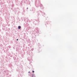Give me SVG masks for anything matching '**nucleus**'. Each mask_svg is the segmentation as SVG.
Returning <instances> with one entry per match:
<instances>
[{"mask_svg": "<svg viewBox=\"0 0 77 77\" xmlns=\"http://www.w3.org/2000/svg\"><path fill=\"white\" fill-rule=\"evenodd\" d=\"M27 60H29V62H32V61H33V60H32V58H30V57H29L27 58Z\"/></svg>", "mask_w": 77, "mask_h": 77, "instance_id": "f257e3e1", "label": "nucleus"}, {"mask_svg": "<svg viewBox=\"0 0 77 77\" xmlns=\"http://www.w3.org/2000/svg\"><path fill=\"white\" fill-rule=\"evenodd\" d=\"M45 24L46 26H47L48 24V22L45 21Z\"/></svg>", "mask_w": 77, "mask_h": 77, "instance_id": "f03ea898", "label": "nucleus"}, {"mask_svg": "<svg viewBox=\"0 0 77 77\" xmlns=\"http://www.w3.org/2000/svg\"><path fill=\"white\" fill-rule=\"evenodd\" d=\"M40 7H41V8H42H42H43V6H42V4H41L40 5Z\"/></svg>", "mask_w": 77, "mask_h": 77, "instance_id": "7ed1b4c3", "label": "nucleus"}, {"mask_svg": "<svg viewBox=\"0 0 77 77\" xmlns=\"http://www.w3.org/2000/svg\"><path fill=\"white\" fill-rule=\"evenodd\" d=\"M42 15L43 16V17H45V13H42Z\"/></svg>", "mask_w": 77, "mask_h": 77, "instance_id": "20e7f679", "label": "nucleus"}, {"mask_svg": "<svg viewBox=\"0 0 77 77\" xmlns=\"http://www.w3.org/2000/svg\"><path fill=\"white\" fill-rule=\"evenodd\" d=\"M21 28V26H18V29H20Z\"/></svg>", "mask_w": 77, "mask_h": 77, "instance_id": "39448f33", "label": "nucleus"}, {"mask_svg": "<svg viewBox=\"0 0 77 77\" xmlns=\"http://www.w3.org/2000/svg\"><path fill=\"white\" fill-rule=\"evenodd\" d=\"M32 77H35V75H34V74H33L32 75Z\"/></svg>", "mask_w": 77, "mask_h": 77, "instance_id": "423d86ee", "label": "nucleus"}, {"mask_svg": "<svg viewBox=\"0 0 77 77\" xmlns=\"http://www.w3.org/2000/svg\"><path fill=\"white\" fill-rule=\"evenodd\" d=\"M39 12H41V13H42V11H39Z\"/></svg>", "mask_w": 77, "mask_h": 77, "instance_id": "0eeeda50", "label": "nucleus"}, {"mask_svg": "<svg viewBox=\"0 0 77 77\" xmlns=\"http://www.w3.org/2000/svg\"><path fill=\"white\" fill-rule=\"evenodd\" d=\"M35 9H34V11L33 12V13H35Z\"/></svg>", "mask_w": 77, "mask_h": 77, "instance_id": "6e6552de", "label": "nucleus"}, {"mask_svg": "<svg viewBox=\"0 0 77 77\" xmlns=\"http://www.w3.org/2000/svg\"><path fill=\"white\" fill-rule=\"evenodd\" d=\"M32 72H33V73H34V72H35V71H33V70L32 71Z\"/></svg>", "mask_w": 77, "mask_h": 77, "instance_id": "1a4fd4ad", "label": "nucleus"}, {"mask_svg": "<svg viewBox=\"0 0 77 77\" xmlns=\"http://www.w3.org/2000/svg\"><path fill=\"white\" fill-rule=\"evenodd\" d=\"M37 17H39V14H38V15H37Z\"/></svg>", "mask_w": 77, "mask_h": 77, "instance_id": "9d476101", "label": "nucleus"}, {"mask_svg": "<svg viewBox=\"0 0 77 77\" xmlns=\"http://www.w3.org/2000/svg\"><path fill=\"white\" fill-rule=\"evenodd\" d=\"M17 41H18V39H17Z\"/></svg>", "mask_w": 77, "mask_h": 77, "instance_id": "9b49d317", "label": "nucleus"}, {"mask_svg": "<svg viewBox=\"0 0 77 77\" xmlns=\"http://www.w3.org/2000/svg\"><path fill=\"white\" fill-rule=\"evenodd\" d=\"M28 8H26V9H28Z\"/></svg>", "mask_w": 77, "mask_h": 77, "instance_id": "f8f14e48", "label": "nucleus"}, {"mask_svg": "<svg viewBox=\"0 0 77 77\" xmlns=\"http://www.w3.org/2000/svg\"><path fill=\"white\" fill-rule=\"evenodd\" d=\"M33 9H32V11H33Z\"/></svg>", "mask_w": 77, "mask_h": 77, "instance_id": "ddd939ff", "label": "nucleus"}, {"mask_svg": "<svg viewBox=\"0 0 77 77\" xmlns=\"http://www.w3.org/2000/svg\"><path fill=\"white\" fill-rule=\"evenodd\" d=\"M28 73H30V72H29Z\"/></svg>", "mask_w": 77, "mask_h": 77, "instance_id": "4468645a", "label": "nucleus"}, {"mask_svg": "<svg viewBox=\"0 0 77 77\" xmlns=\"http://www.w3.org/2000/svg\"><path fill=\"white\" fill-rule=\"evenodd\" d=\"M30 11H31V10H30Z\"/></svg>", "mask_w": 77, "mask_h": 77, "instance_id": "2eb2a0df", "label": "nucleus"}]
</instances>
